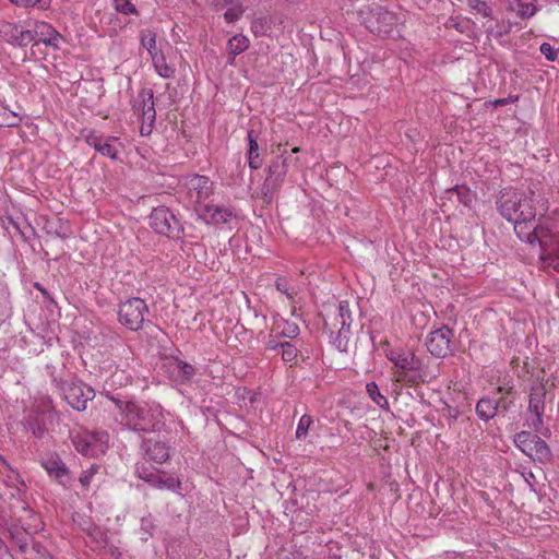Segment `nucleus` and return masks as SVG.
<instances>
[{"label": "nucleus", "mask_w": 559, "mask_h": 559, "mask_svg": "<svg viewBox=\"0 0 559 559\" xmlns=\"http://www.w3.org/2000/svg\"><path fill=\"white\" fill-rule=\"evenodd\" d=\"M118 409L119 424L136 433L159 431L164 426V408L156 402H136L108 395Z\"/></svg>", "instance_id": "1"}, {"label": "nucleus", "mask_w": 559, "mask_h": 559, "mask_svg": "<svg viewBox=\"0 0 559 559\" xmlns=\"http://www.w3.org/2000/svg\"><path fill=\"white\" fill-rule=\"evenodd\" d=\"M534 191H519L504 189L497 200V207L500 214L508 221L535 219L536 209Z\"/></svg>", "instance_id": "2"}, {"label": "nucleus", "mask_w": 559, "mask_h": 559, "mask_svg": "<svg viewBox=\"0 0 559 559\" xmlns=\"http://www.w3.org/2000/svg\"><path fill=\"white\" fill-rule=\"evenodd\" d=\"M359 14L365 26L380 37L389 36L397 25L395 13L378 4L360 10Z\"/></svg>", "instance_id": "3"}, {"label": "nucleus", "mask_w": 559, "mask_h": 559, "mask_svg": "<svg viewBox=\"0 0 559 559\" xmlns=\"http://www.w3.org/2000/svg\"><path fill=\"white\" fill-rule=\"evenodd\" d=\"M515 445L531 460L540 464H547L552 459L548 444L532 431H521L514 436Z\"/></svg>", "instance_id": "4"}, {"label": "nucleus", "mask_w": 559, "mask_h": 559, "mask_svg": "<svg viewBox=\"0 0 559 559\" xmlns=\"http://www.w3.org/2000/svg\"><path fill=\"white\" fill-rule=\"evenodd\" d=\"M148 225L158 235L173 239H179L183 234V226L178 217L164 205L153 209L148 216Z\"/></svg>", "instance_id": "5"}, {"label": "nucleus", "mask_w": 559, "mask_h": 559, "mask_svg": "<svg viewBox=\"0 0 559 559\" xmlns=\"http://www.w3.org/2000/svg\"><path fill=\"white\" fill-rule=\"evenodd\" d=\"M109 435L106 431H84L72 438L73 445L84 456L95 457L108 448Z\"/></svg>", "instance_id": "6"}, {"label": "nucleus", "mask_w": 559, "mask_h": 559, "mask_svg": "<svg viewBox=\"0 0 559 559\" xmlns=\"http://www.w3.org/2000/svg\"><path fill=\"white\" fill-rule=\"evenodd\" d=\"M148 307L141 298L133 297L119 305V322L131 331L142 329Z\"/></svg>", "instance_id": "7"}, {"label": "nucleus", "mask_w": 559, "mask_h": 559, "mask_svg": "<svg viewBox=\"0 0 559 559\" xmlns=\"http://www.w3.org/2000/svg\"><path fill=\"white\" fill-rule=\"evenodd\" d=\"M546 395V385L540 381L533 382L530 390L528 412L533 414L534 417L527 420V426L533 429L534 432H538L544 424L543 415L545 412Z\"/></svg>", "instance_id": "8"}, {"label": "nucleus", "mask_w": 559, "mask_h": 559, "mask_svg": "<svg viewBox=\"0 0 559 559\" xmlns=\"http://www.w3.org/2000/svg\"><path fill=\"white\" fill-rule=\"evenodd\" d=\"M11 536L24 559H53L47 549L26 531L16 530Z\"/></svg>", "instance_id": "9"}, {"label": "nucleus", "mask_w": 559, "mask_h": 559, "mask_svg": "<svg viewBox=\"0 0 559 559\" xmlns=\"http://www.w3.org/2000/svg\"><path fill=\"white\" fill-rule=\"evenodd\" d=\"M62 390L68 403L79 412L85 411L87 402L95 397L94 389L81 381L67 383Z\"/></svg>", "instance_id": "10"}, {"label": "nucleus", "mask_w": 559, "mask_h": 559, "mask_svg": "<svg viewBox=\"0 0 559 559\" xmlns=\"http://www.w3.org/2000/svg\"><path fill=\"white\" fill-rule=\"evenodd\" d=\"M453 332L447 325H443L435 331H431L426 340L428 352L438 358H443L451 353V337Z\"/></svg>", "instance_id": "11"}, {"label": "nucleus", "mask_w": 559, "mask_h": 559, "mask_svg": "<svg viewBox=\"0 0 559 559\" xmlns=\"http://www.w3.org/2000/svg\"><path fill=\"white\" fill-rule=\"evenodd\" d=\"M140 449L147 461L164 464L170 457V447L159 439L144 438Z\"/></svg>", "instance_id": "12"}, {"label": "nucleus", "mask_w": 559, "mask_h": 559, "mask_svg": "<svg viewBox=\"0 0 559 559\" xmlns=\"http://www.w3.org/2000/svg\"><path fill=\"white\" fill-rule=\"evenodd\" d=\"M511 222L514 223V230L522 241L528 243L538 241L540 245L544 242L543 238L547 234V229L536 225L535 219H518Z\"/></svg>", "instance_id": "13"}, {"label": "nucleus", "mask_w": 559, "mask_h": 559, "mask_svg": "<svg viewBox=\"0 0 559 559\" xmlns=\"http://www.w3.org/2000/svg\"><path fill=\"white\" fill-rule=\"evenodd\" d=\"M33 35L35 44L43 43L55 50L60 48V43L63 40L62 35L46 22H34Z\"/></svg>", "instance_id": "14"}, {"label": "nucleus", "mask_w": 559, "mask_h": 559, "mask_svg": "<svg viewBox=\"0 0 559 559\" xmlns=\"http://www.w3.org/2000/svg\"><path fill=\"white\" fill-rule=\"evenodd\" d=\"M41 466L48 475L56 479L59 484L66 486L69 481V468L58 454H50L43 459Z\"/></svg>", "instance_id": "15"}, {"label": "nucleus", "mask_w": 559, "mask_h": 559, "mask_svg": "<svg viewBox=\"0 0 559 559\" xmlns=\"http://www.w3.org/2000/svg\"><path fill=\"white\" fill-rule=\"evenodd\" d=\"M139 98L142 99V114L140 119L142 121H147V133H151L156 119L153 91L151 88L141 90Z\"/></svg>", "instance_id": "16"}, {"label": "nucleus", "mask_w": 559, "mask_h": 559, "mask_svg": "<svg viewBox=\"0 0 559 559\" xmlns=\"http://www.w3.org/2000/svg\"><path fill=\"white\" fill-rule=\"evenodd\" d=\"M169 367L171 369V377L176 382L180 384L189 383L192 378L197 374V369L194 366L177 358L173 357L169 361Z\"/></svg>", "instance_id": "17"}, {"label": "nucleus", "mask_w": 559, "mask_h": 559, "mask_svg": "<svg viewBox=\"0 0 559 559\" xmlns=\"http://www.w3.org/2000/svg\"><path fill=\"white\" fill-rule=\"evenodd\" d=\"M148 484L159 490H170L177 495H181L182 484L181 480L174 476L167 475L165 472L158 471V474L154 479H148Z\"/></svg>", "instance_id": "18"}, {"label": "nucleus", "mask_w": 559, "mask_h": 559, "mask_svg": "<svg viewBox=\"0 0 559 559\" xmlns=\"http://www.w3.org/2000/svg\"><path fill=\"white\" fill-rule=\"evenodd\" d=\"M284 151L281 156H277L267 168L266 179L277 183L278 186H283L287 169H288V158L284 157Z\"/></svg>", "instance_id": "19"}, {"label": "nucleus", "mask_w": 559, "mask_h": 559, "mask_svg": "<svg viewBox=\"0 0 559 559\" xmlns=\"http://www.w3.org/2000/svg\"><path fill=\"white\" fill-rule=\"evenodd\" d=\"M396 368V374L411 369L419 368L423 360L417 357L413 352L399 353L390 358Z\"/></svg>", "instance_id": "20"}, {"label": "nucleus", "mask_w": 559, "mask_h": 559, "mask_svg": "<svg viewBox=\"0 0 559 559\" xmlns=\"http://www.w3.org/2000/svg\"><path fill=\"white\" fill-rule=\"evenodd\" d=\"M201 216L209 224H225L228 223L233 216L230 210L226 207H219L215 205H205L203 213Z\"/></svg>", "instance_id": "21"}, {"label": "nucleus", "mask_w": 559, "mask_h": 559, "mask_svg": "<svg viewBox=\"0 0 559 559\" xmlns=\"http://www.w3.org/2000/svg\"><path fill=\"white\" fill-rule=\"evenodd\" d=\"M7 35L9 36V41L19 47H26L34 43L33 27L25 29L20 25H11Z\"/></svg>", "instance_id": "22"}, {"label": "nucleus", "mask_w": 559, "mask_h": 559, "mask_svg": "<svg viewBox=\"0 0 559 559\" xmlns=\"http://www.w3.org/2000/svg\"><path fill=\"white\" fill-rule=\"evenodd\" d=\"M341 322L352 324V313L349 309V304L346 300L340 301L337 306V313H335L333 321L330 322L328 320L324 321V328L330 331V334L333 335L334 329L341 325Z\"/></svg>", "instance_id": "23"}, {"label": "nucleus", "mask_w": 559, "mask_h": 559, "mask_svg": "<svg viewBox=\"0 0 559 559\" xmlns=\"http://www.w3.org/2000/svg\"><path fill=\"white\" fill-rule=\"evenodd\" d=\"M190 191H195L197 201H205L212 193V182L205 176H194L190 180Z\"/></svg>", "instance_id": "24"}, {"label": "nucleus", "mask_w": 559, "mask_h": 559, "mask_svg": "<svg viewBox=\"0 0 559 559\" xmlns=\"http://www.w3.org/2000/svg\"><path fill=\"white\" fill-rule=\"evenodd\" d=\"M157 34L148 28L142 29L140 32V44L141 47L146 49L147 53L150 55L151 59H155V57L163 51L157 47Z\"/></svg>", "instance_id": "25"}, {"label": "nucleus", "mask_w": 559, "mask_h": 559, "mask_svg": "<svg viewBox=\"0 0 559 559\" xmlns=\"http://www.w3.org/2000/svg\"><path fill=\"white\" fill-rule=\"evenodd\" d=\"M248 138V163L251 169H259L262 166V159L259 154V144L254 130H249Z\"/></svg>", "instance_id": "26"}, {"label": "nucleus", "mask_w": 559, "mask_h": 559, "mask_svg": "<svg viewBox=\"0 0 559 559\" xmlns=\"http://www.w3.org/2000/svg\"><path fill=\"white\" fill-rule=\"evenodd\" d=\"M476 414L485 421L493 418L498 414V404L496 403V400L490 397L480 399L476 404Z\"/></svg>", "instance_id": "27"}, {"label": "nucleus", "mask_w": 559, "mask_h": 559, "mask_svg": "<svg viewBox=\"0 0 559 559\" xmlns=\"http://www.w3.org/2000/svg\"><path fill=\"white\" fill-rule=\"evenodd\" d=\"M249 44L250 41L248 37L242 34L233 36L227 43V51L230 56L229 63L234 62L236 56L247 50L249 48Z\"/></svg>", "instance_id": "28"}, {"label": "nucleus", "mask_w": 559, "mask_h": 559, "mask_svg": "<svg viewBox=\"0 0 559 559\" xmlns=\"http://www.w3.org/2000/svg\"><path fill=\"white\" fill-rule=\"evenodd\" d=\"M425 372H424V365L416 369H411L407 371H403L397 374V381L408 385V386H416L420 383L425 382Z\"/></svg>", "instance_id": "29"}, {"label": "nucleus", "mask_w": 559, "mask_h": 559, "mask_svg": "<svg viewBox=\"0 0 559 559\" xmlns=\"http://www.w3.org/2000/svg\"><path fill=\"white\" fill-rule=\"evenodd\" d=\"M349 323L341 322V325L338 328V331L336 335L333 337V345L337 350L341 353H347L348 352V344H349V337H350V331H349Z\"/></svg>", "instance_id": "30"}, {"label": "nucleus", "mask_w": 559, "mask_h": 559, "mask_svg": "<svg viewBox=\"0 0 559 559\" xmlns=\"http://www.w3.org/2000/svg\"><path fill=\"white\" fill-rule=\"evenodd\" d=\"M22 121L21 116L9 109L5 105L0 104V127L1 128H13L17 127Z\"/></svg>", "instance_id": "31"}, {"label": "nucleus", "mask_w": 559, "mask_h": 559, "mask_svg": "<svg viewBox=\"0 0 559 559\" xmlns=\"http://www.w3.org/2000/svg\"><path fill=\"white\" fill-rule=\"evenodd\" d=\"M152 62L160 78L170 79L175 75V68L166 62V58L163 52L157 55L155 59H152Z\"/></svg>", "instance_id": "32"}, {"label": "nucleus", "mask_w": 559, "mask_h": 559, "mask_svg": "<svg viewBox=\"0 0 559 559\" xmlns=\"http://www.w3.org/2000/svg\"><path fill=\"white\" fill-rule=\"evenodd\" d=\"M366 391L369 397L382 409L389 411V402L384 395L381 394L379 386L376 382H369L366 385Z\"/></svg>", "instance_id": "33"}, {"label": "nucleus", "mask_w": 559, "mask_h": 559, "mask_svg": "<svg viewBox=\"0 0 559 559\" xmlns=\"http://www.w3.org/2000/svg\"><path fill=\"white\" fill-rule=\"evenodd\" d=\"M451 194L455 195L457 201L465 206H471L475 200V194L466 186H456L451 191Z\"/></svg>", "instance_id": "34"}, {"label": "nucleus", "mask_w": 559, "mask_h": 559, "mask_svg": "<svg viewBox=\"0 0 559 559\" xmlns=\"http://www.w3.org/2000/svg\"><path fill=\"white\" fill-rule=\"evenodd\" d=\"M281 189V186L265 178L261 187V200L264 204H270L274 200L275 194Z\"/></svg>", "instance_id": "35"}, {"label": "nucleus", "mask_w": 559, "mask_h": 559, "mask_svg": "<svg viewBox=\"0 0 559 559\" xmlns=\"http://www.w3.org/2000/svg\"><path fill=\"white\" fill-rule=\"evenodd\" d=\"M115 10L123 15H139V11L132 0H112Z\"/></svg>", "instance_id": "36"}, {"label": "nucleus", "mask_w": 559, "mask_h": 559, "mask_svg": "<svg viewBox=\"0 0 559 559\" xmlns=\"http://www.w3.org/2000/svg\"><path fill=\"white\" fill-rule=\"evenodd\" d=\"M468 8L477 13L481 14L484 17L492 16L491 7L483 0H466Z\"/></svg>", "instance_id": "37"}, {"label": "nucleus", "mask_w": 559, "mask_h": 559, "mask_svg": "<svg viewBox=\"0 0 559 559\" xmlns=\"http://www.w3.org/2000/svg\"><path fill=\"white\" fill-rule=\"evenodd\" d=\"M313 419L310 415L305 414L300 417L299 423L296 429V438L298 440H304L309 431L310 426L312 425Z\"/></svg>", "instance_id": "38"}, {"label": "nucleus", "mask_w": 559, "mask_h": 559, "mask_svg": "<svg viewBox=\"0 0 559 559\" xmlns=\"http://www.w3.org/2000/svg\"><path fill=\"white\" fill-rule=\"evenodd\" d=\"M27 428L32 431L34 437L40 439L46 433V426L37 417H31L27 419Z\"/></svg>", "instance_id": "39"}, {"label": "nucleus", "mask_w": 559, "mask_h": 559, "mask_svg": "<svg viewBox=\"0 0 559 559\" xmlns=\"http://www.w3.org/2000/svg\"><path fill=\"white\" fill-rule=\"evenodd\" d=\"M280 354L285 362H292L296 359L298 349L292 343L284 341Z\"/></svg>", "instance_id": "40"}, {"label": "nucleus", "mask_w": 559, "mask_h": 559, "mask_svg": "<svg viewBox=\"0 0 559 559\" xmlns=\"http://www.w3.org/2000/svg\"><path fill=\"white\" fill-rule=\"evenodd\" d=\"M98 469H99V465L92 464L88 468H86L85 471L82 472V474L80 475L79 481L83 488H85V489L88 488L93 476L95 474H97Z\"/></svg>", "instance_id": "41"}, {"label": "nucleus", "mask_w": 559, "mask_h": 559, "mask_svg": "<svg viewBox=\"0 0 559 559\" xmlns=\"http://www.w3.org/2000/svg\"><path fill=\"white\" fill-rule=\"evenodd\" d=\"M154 530H155V525L151 519L143 518L141 520L140 533H141L142 540H147L150 537H152Z\"/></svg>", "instance_id": "42"}, {"label": "nucleus", "mask_w": 559, "mask_h": 559, "mask_svg": "<svg viewBox=\"0 0 559 559\" xmlns=\"http://www.w3.org/2000/svg\"><path fill=\"white\" fill-rule=\"evenodd\" d=\"M157 474L158 471L151 469L145 465H138L135 468V475L147 484L148 479H154Z\"/></svg>", "instance_id": "43"}, {"label": "nucleus", "mask_w": 559, "mask_h": 559, "mask_svg": "<svg viewBox=\"0 0 559 559\" xmlns=\"http://www.w3.org/2000/svg\"><path fill=\"white\" fill-rule=\"evenodd\" d=\"M536 11H537V9L534 4L523 3V2H520L518 4V9H516L518 15L523 19L532 17L536 13Z\"/></svg>", "instance_id": "44"}, {"label": "nucleus", "mask_w": 559, "mask_h": 559, "mask_svg": "<svg viewBox=\"0 0 559 559\" xmlns=\"http://www.w3.org/2000/svg\"><path fill=\"white\" fill-rule=\"evenodd\" d=\"M109 140H116V138H111V139H108L107 141H105L102 144L98 153H100L103 156L109 157L111 159H117L118 151L111 143L108 142Z\"/></svg>", "instance_id": "45"}, {"label": "nucleus", "mask_w": 559, "mask_h": 559, "mask_svg": "<svg viewBox=\"0 0 559 559\" xmlns=\"http://www.w3.org/2000/svg\"><path fill=\"white\" fill-rule=\"evenodd\" d=\"M276 289L283 294H285L289 299H293L295 295V289L289 286L288 282L284 277H278L276 280Z\"/></svg>", "instance_id": "46"}, {"label": "nucleus", "mask_w": 559, "mask_h": 559, "mask_svg": "<svg viewBox=\"0 0 559 559\" xmlns=\"http://www.w3.org/2000/svg\"><path fill=\"white\" fill-rule=\"evenodd\" d=\"M85 142L90 145V146H93L97 152L99 151L102 144L104 143L103 141V136L102 135H98L96 132L94 131H91L86 136H85Z\"/></svg>", "instance_id": "47"}, {"label": "nucleus", "mask_w": 559, "mask_h": 559, "mask_svg": "<svg viewBox=\"0 0 559 559\" xmlns=\"http://www.w3.org/2000/svg\"><path fill=\"white\" fill-rule=\"evenodd\" d=\"M280 334L287 338H295L299 335V328L296 323L287 322Z\"/></svg>", "instance_id": "48"}, {"label": "nucleus", "mask_w": 559, "mask_h": 559, "mask_svg": "<svg viewBox=\"0 0 559 559\" xmlns=\"http://www.w3.org/2000/svg\"><path fill=\"white\" fill-rule=\"evenodd\" d=\"M88 535L99 545L102 546L104 543H106L105 534L102 532V530L93 524H91V527L88 528Z\"/></svg>", "instance_id": "49"}, {"label": "nucleus", "mask_w": 559, "mask_h": 559, "mask_svg": "<svg viewBox=\"0 0 559 559\" xmlns=\"http://www.w3.org/2000/svg\"><path fill=\"white\" fill-rule=\"evenodd\" d=\"M539 50L546 57L547 60H556L558 50H555L549 43H543L539 47Z\"/></svg>", "instance_id": "50"}, {"label": "nucleus", "mask_w": 559, "mask_h": 559, "mask_svg": "<svg viewBox=\"0 0 559 559\" xmlns=\"http://www.w3.org/2000/svg\"><path fill=\"white\" fill-rule=\"evenodd\" d=\"M12 4H15L16 7L21 8H44V4L41 3V0H9Z\"/></svg>", "instance_id": "51"}, {"label": "nucleus", "mask_w": 559, "mask_h": 559, "mask_svg": "<svg viewBox=\"0 0 559 559\" xmlns=\"http://www.w3.org/2000/svg\"><path fill=\"white\" fill-rule=\"evenodd\" d=\"M242 14V10L240 8H229L224 13V17L228 23L236 22Z\"/></svg>", "instance_id": "52"}, {"label": "nucleus", "mask_w": 559, "mask_h": 559, "mask_svg": "<svg viewBox=\"0 0 559 559\" xmlns=\"http://www.w3.org/2000/svg\"><path fill=\"white\" fill-rule=\"evenodd\" d=\"M283 342L278 341L276 336L270 335L269 340L265 343V348L269 350H274L280 353L282 348Z\"/></svg>", "instance_id": "53"}, {"label": "nucleus", "mask_w": 559, "mask_h": 559, "mask_svg": "<svg viewBox=\"0 0 559 559\" xmlns=\"http://www.w3.org/2000/svg\"><path fill=\"white\" fill-rule=\"evenodd\" d=\"M496 403L498 404V413H506L513 405V401H509L504 396L496 400Z\"/></svg>", "instance_id": "54"}, {"label": "nucleus", "mask_w": 559, "mask_h": 559, "mask_svg": "<svg viewBox=\"0 0 559 559\" xmlns=\"http://www.w3.org/2000/svg\"><path fill=\"white\" fill-rule=\"evenodd\" d=\"M132 107H133V111H134V114H136V115H138V117L140 118V117H141V114H142V99H140V98L138 97V99L134 102V104H133V106H132Z\"/></svg>", "instance_id": "55"}, {"label": "nucleus", "mask_w": 559, "mask_h": 559, "mask_svg": "<svg viewBox=\"0 0 559 559\" xmlns=\"http://www.w3.org/2000/svg\"><path fill=\"white\" fill-rule=\"evenodd\" d=\"M0 559H13L8 546L0 549Z\"/></svg>", "instance_id": "56"}, {"label": "nucleus", "mask_w": 559, "mask_h": 559, "mask_svg": "<svg viewBox=\"0 0 559 559\" xmlns=\"http://www.w3.org/2000/svg\"><path fill=\"white\" fill-rule=\"evenodd\" d=\"M523 477L525 481L528 484L530 487H533V484L535 481V476L532 472H527L526 474H523Z\"/></svg>", "instance_id": "57"}, {"label": "nucleus", "mask_w": 559, "mask_h": 559, "mask_svg": "<svg viewBox=\"0 0 559 559\" xmlns=\"http://www.w3.org/2000/svg\"><path fill=\"white\" fill-rule=\"evenodd\" d=\"M487 33H488L489 36L493 35L495 37L499 38V37L504 36L508 33V31L507 29H499V31L493 33V31L491 28H488Z\"/></svg>", "instance_id": "58"}, {"label": "nucleus", "mask_w": 559, "mask_h": 559, "mask_svg": "<svg viewBox=\"0 0 559 559\" xmlns=\"http://www.w3.org/2000/svg\"><path fill=\"white\" fill-rule=\"evenodd\" d=\"M141 134L142 135H147V121H142V127H141Z\"/></svg>", "instance_id": "59"}, {"label": "nucleus", "mask_w": 559, "mask_h": 559, "mask_svg": "<svg viewBox=\"0 0 559 559\" xmlns=\"http://www.w3.org/2000/svg\"><path fill=\"white\" fill-rule=\"evenodd\" d=\"M9 223H10V224H11V225L16 229V230H19L20 233H22V231H21V229H20L19 224H17L13 218H9Z\"/></svg>", "instance_id": "60"}, {"label": "nucleus", "mask_w": 559, "mask_h": 559, "mask_svg": "<svg viewBox=\"0 0 559 559\" xmlns=\"http://www.w3.org/2000/svg\"><path fill=\"white\" fill-rule=\"evenodd\" d=\"M507 104V100L503 99V98H500V99H496L495 100V105L496 106H502V105H506Z\"/></svg>", "instance_id": "61"}, {"label": "nucleus", "mask_w": 559, "mask_h": 559, "mask_svg": "<svg viewBox=\"0 0 559 559\" xmlns=\"http://www.w3.org/2000/svg\"><path fill=\"white\" fill-rule=\"evenodd\" d=\"M7 545L3 543V540L0 538V549L5 547Z\"/></svg>", "instance_id": "62"}, {"label": "nucleus", "mask_w": 559, "mask_h": 559, "mask_svg": "<svg viewBox=\"0 0 559 559\" xmlns=\"http://www.w3.org/2000/svg\"><path fill=\"white\" fill-rule=\"evenodd\" d=\"M299 150H300L299 147H295V148H293V152L297 153V152H299Z\"/></svg>", "instance_id": "63"}, {"label": "nucleus", "mask_w": 559, "mask_h": 559, "mask_svg": "<svg viewBox=\"0 0 559 559\" xmlns=\"http://www.w3.org/2000/svg\"><path fill=\"white\" fill-rule=\"evenodd\" d=\"M35 286H36V288H37V289H39V290L44 292V290L41 289V286H39V284H36Z\"/></svg>", "instance_id": "64"}]
</instances>
